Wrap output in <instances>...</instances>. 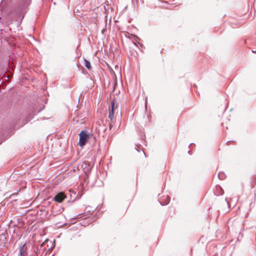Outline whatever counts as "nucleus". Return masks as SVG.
<instances>
[{"label": "nucleus", "instance_id": "f257e3e1", "mask_svg": "<svg viewBox=\"0 0 256 256\" xmlns=\"http://www.w3.org/2000/svg\"><path fill=\"white\" fill-rule=\"evenodd\" d=\"M79 136L78 144L80 146H84L87 140L90 138V135L86 130H82L80 133Z\"/></svg>", "mask_w": 256, "mask_h": 256}, {"label": "nucleus", "instance_id": "f03ea898", "mask_svg": "<svg viewBox=\"0 0 256 256\" xmlns=\"http://www.w3.org/2000/svg\"><path fill=\"white\" fill-rule=\"evenodd\" d=\"M116 108H117V106L115 105L114 100H112L111 102L109 114H108V118L111 120H112L114 118V112Z\"/></svg>", "mask_w": 256, "mask_h": 256}, {"label": "nucleus", "instance_id": "7ed1b4c3", "mask_svg": "<svg viewBox=\"0 0 256 256\" xmlns=\"http://www.w3.org/2000/svg\"><path fill=\"white\" fill-rule=\"evenodd\" d=\"M66 198L64 192H60L57 194L54 198V200L58 202H61Z\"/></svg>", "mask_w": 256, "mask_h": 256}, {"label": "nucleus", "instance_id": "20e7f679", "mask_svg": "<svg viewBox=\"0 0 256 256\" xmlns=\"http://www.w3.org/2000/svg\"><path fill=\"white\" fill-rule=\"evenodd\" d=\"M30 0H22V4L20 9L22 10L24 8L26 7L29 4Z\"/></svg>", "mask_w": 256, "mask_h": 256}, {"label": "nucleus", "instance_id": "39448f33", "mask_svg": "<svg viewBox=\"0 0 256 256\" xmlns=\"http://www.w3.org/2000/svg\"><path fill=\"white\" fill-rule=\"evenodd\" d=\"M84 66L88 70H90L92 68L90 63L88 60H84Z\"/></svg>", "mask_w": 256, "mask_h": 256}, {"label": "nucleus", "instance_id": "423d86ee", "mask_svg": "<svg viewBox=\"0 0 256 256\" xmlns=\"http://www.w3.org/2000/svg\"><path fill=\"white\" fill-rule=\"evenodd\" d=\"M25 244H24L22 246H21L20 248V256H24V248Z\"/></svg>", "mask_w": 256, "mask_h": 256}, {"label": "nucleus", "instance_id": "0eeeda50", "mask_svg": "<svg viewBox=\"0 0 256 256\" xmlns=\"http://www.w3.org/2000/svg\"><path fill=\"white\" fill-rule=\"evenodd\" d=\"M218 177L220 180H223L224 178L225 175L224 172H220L218 174Z\"/></svg>", "mask_w": 256, "mask_h": 256}, {"label": "nucleus", "instance_id": "6e6552de", "mask_svg": "<svg viewBox=\"0 0 256 256\" xmlns=\"http://www.w3.org/2000/svg\"><path fill=\"white\" fill-rule=\"evenodd\" d=\"M218 188L222 191L220 193V194H222L224 193V191L222 189H221L220 186H218Z\"/></svg>", "mask_w": 256, "mask_h": 256}, {"label": "nucleus", "instance_id": "1a4fd4ad", "mask_svg": "<svg viewBox=\"0 0 256 256\" xmlns=\"http://www.w3.org/2000/svg\"><path fill=\"white\" fill-rule=\"evenodd\" d=\"M46 242V241H45L44 242H42L41 245H40V247L42 248L44 244H45V243Z\"/></svg>", "mask_w": 256, "mask_h": 256}]
</instances>
